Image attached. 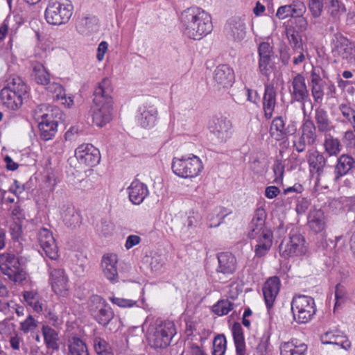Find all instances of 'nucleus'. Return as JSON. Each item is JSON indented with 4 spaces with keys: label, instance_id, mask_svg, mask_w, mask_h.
I'll return each mask as SVG.
<instances>
[{
    "label": "nucleus",
    "instance_id": "nucleus-46",
    "mask_svg": "<svg viewBox=\"0 0 355 355\" xmlns=\"http://www.w3.org/2000/svg\"><path fill=\"white\" fill-rule=\"evenodd\" d=\"M94 347L98 355H114L109 344L101 338H94Z\"/></svg>",
    "mask_w": 355,
    "mask_h": 355
},
{
    "label": "nucleus",
    "instance_id": "nucleus-41",
    "mask_svg": "<svg viewBox=\"0 0 355 355\" xmlns=\"http://www.w3.org/2000/svg\"><path fill=\"white\" fill-rule=\"evenodd\" d=\"M52 116H53V110L46 105H40L33 110V117L38 123L40 121L44 122Z\"/></svg>",
    "mask_w": 355,
    "mask_h": 355
},
{
    "label": "nucleus",
    "instance_id": "nucleus-6",
    "mask_svg": "<svg viewBox=\"0 0 355 355\" xmlns=\"http://www.w3.org/2000/svg\"><path fill=\"white\" fill-rule=\"evenodd\" d=\"M73 13V6L69 0H49L45 10V19L49 24H66Z\"/></svg>",
    "mask_w": 355,
    "mask_h": 355
},
{
    "label": "nucleus",
    "instance_id": "nucleus-3",
    "mask_svg": "<svg viewBox=\"0 0 355 355\" xmlns=\"http://www.w3.org/2000/svg\"><path fill=\"white\" fill-rule=\"evenodd\" d=\"M27 93L28 87L22 78L12 76L0 92L1 103L10 110H17L21 107Z\"/></svg>",
    "mask_w": 355,
    "mask_h": 355
},
{
    "label": "nucleus",
    "instance_id": "nucleus-13",
    "mask_svg": "<svg viewBox=\"0 0 355 355\" xmlns=\"http://www.w3.org/2000/svg\"><path fill=\"white\" fill-rule=\"evenodd\" d=\"M49 284L53 292L60 296L66 297L68 293V277L61 268L49 269Z\"/></svg>",
    "mask_w": 355,
    "mask_h": 355
},
{
    "label": "nucleus",
    "instance_id": "nucleus-54",
    "mask_svg": "<svg viewBox=\"0 0 355 355\" xmlns=\"http://www.w3.org/2000/svg\"><path fill=\"white\" fill-rule=\"evenodd\" d=\"M110 300L114 304L119 307L127 308V307H132L137 303L136 301L130 300V299H124L121 297H110Z\"/></svg>",
    "mask_w": 355,
    "mask_h": 355
},
{
    "label": "nucleus",
    "instance_id": "nucleus-5",
    "mask_svg": "<svg viewBox=\"0 0 355 355\" xmlns=\"http://www.w3.org/2000/svg\"><path fill=\"white\" fill-rule=\"evenodd\" d=\"M171 168L178 177L193 178L200 174L203 169V164L198 156L190 154L181 157H174Z\"/></svg>",
    "mask_w": 355,
    "mask_h": 355
},
{
    "label": "nucleus",
    "instance_id": "nucleus-26",
    "mask_svg": "<svg viewBox=\"0 0 355 355\" xmlns=\"http://www.w3.org/2000/svg\"><path fill=\"white\" fill-rule=\"evenodd\" d=\"M314 120L320 132H330L334 130L335 126L329 119L328 113L324 109L317 108L315 110Z\"/></svg>",
    "mask_w": 355,
    "mask_h": 355
},
{
    "label": "nucleus",
    "instance_id": "nucleus-28",
    "mask_svg": "<svg viewBox=\"0 0 355 355\" xmlns=\"http://www.w3.org/2000/svg\"><path fill=\"white\" fill-rule=\"evenodd\" d=\"M308 225L315 233L321 232L325 227L324 212L320 209H311L308 215Z\"/></svg>",
    "mask_w": 355,
    "mask_h": 355
},
{
    "label": "nucleus",
    "instance_id": "nucleus-4",
    "mask_svg": "<svg viewBox=\"0 0 355 355\" xmlns=\"http://www.w3.org/2000/svg\"><path fill=\"white\" fill-rule=\"evenodd\" d=\"M175 334L176 329L173 322H161L150 326L148 330V340L152 347L164 349L170 345Z\"/></svg>",
    "mask_w": 355,
    "mask_h": 355
},
{
    "label": "nucleus",
    "instance_id": "nucleus-50",
    "mask_svg": "<svg viewBox=\"0 0 355 355\" xmlns=\"http://www.w3.org/2000/svg\"><path fill=\"white\" fill-rule=\"evenodd\" d=\"M37 327V322L29 315L27 318L20 323V329L25 334L35 330Z\"/></svg>",
    "mask_w": 355,
    "mask_h": 355
},
{
    "label": "nucleus",
    "instance_id": "nucleus-52",
    "mask_svg": "<svg viewBox=\"0 0 355 355\" xmlns=\"http://www.w3.org/2000/svg\"><path fill=\"white\" fill-rule=\"evenodd\" d=\"M181 355H207V353L198 345L193 343H189L187 348Z\"/></svg>",
    "mask_w": 355,
    "mask_h": 355
},
{
    "label": "nucleus",
    "instance_id": "nucleus-17",
    "mask_svg": "<svg viewBox=\"0 0 355 355\" xmlns=\"http://www.w3.org/2000/svg\"><path fill=\"white\" fill-rule=\"evenodd\" d=\"M320 340L324 345H335L340 346L345 351H349L352 348V343L345 333L339 330H331L323 334Z\"/></svg>",
    "mask_w": 355,
    "mask_h": 355
},
{
    "label": "nucleus",
    "instance_id": "nucleus-1",
    "mask_svg": "<svg viewBox=\"0 0 355 355\" xmlns=\"http://www.w3.org/2000/svg\"><path fill=\"white\" fill-rule=\"evenodd\" d=\"M180 20L183 34L190 40H200L213 30L211 15L198 7L184 10Z\"/></svg>",
    "mask_w": 355,
    "mask_h": 355
},
{
    "label": "nucleus",
    "instance_id": "nucleus-47",
    "mask_svg": "<svg viewBox=\"0 0 355 355\" xmlns=\"http://www.w3.org/2000/svg\"><path fill=\"white\" fill-rule=\"evenodd\" d=\"M233 309V304L228 300H220L213 306V311L218 315H227Z\"/></svg>",
    "mask_w": 355,
    "mask_h": 355
},
{
    "label": "nucleus",
    "instance_id": "nucleus-16",
    "mask_svg": "<svg viewBox=\"0 0 355 355\" xmlns=\"http://www.w3.org/2000/svg\"><path fill=\"white\" fill-rule=\"evenodd\" d=\"M38 241L45 254L51 259L58 257V248L52 233L46 228H42L38 232Z\"/></svg>",
    "mask_w": 355,
    "mask_h": 355
},
{
    "label": "nucleus",
    "instance_id": "nucleus-30",
    "mask_svg": "<svg viewBox=\"0 0 355 355\" xmlns=\"http://www.w3.org/2000/svg\"><path fill=\"white\" fill-rule=\"evenodd\" d=\"M304 6L302 2H294L291 5L280 6L276 13V16L280 19H284L295 15L300 16L304 11Z\"/></svg>",
    "mask_w": 355,
    "mask_h": 355
},
{
    "label": "nucleus",
    "instance_id": "nucleus-2",
    "mask_svg": "<svg viewBox=\"0 0 355 355\" xmlns=\"http://www.w3.org/2000/svg\"><path fill=\"white\" fill-rule=\"evenodd\" d=\"M266 219L265 209L258 208L248 227V238L257 241L254 253L258 257L265 256L269 252L272 244V232L266 225Z\"/></svg>",
    "mask_w": 355,
    "mask_h": 355
},
{
    "label": "nucleus",
    "instance_id": "nucleus-58",
    "mask_svg": "<svg viewBox=\"0 0 355 355\" xmlns=\"http://www.w3.org/2000/svg\"><path fill=\"white\" fill-rule=\"evenodd\" d=\"M83 24L86 26V30H80L82 33L88 34L92 32H95L98 30V26L94 23L92 19H86L83 21Z\"/></svg>",
    "mask_w": 355,
    "mask_h": 355
},
{
    "label": "nucleus",
    "instance_id": "nucleus-40",
    "mask_svg": "<svg viewBox=\"0 0 355 355\" xmlns=\"http://www.w3.org/2000/svg\"><path fill=\"white\" fill-rule=\"evenodd\" d=\"M34 79L37 83L46 85L50 83V75L41 63H37L33 67Z\"/></svg>",
    "mask_w": 355,
    "mask_h": 355
},
{
    "label": "nucleus",
    "instance_id": "nucleus-33",
    "mask_svg": "<svg viewBox=\"0 0 355 355\" xmlns=\"http://www.w3.org/2000/svg\"><path fill=\"white\" fill-rule=\"evenodd\" d=\"M23 297L25 302L36 312H42L46 306V301L36 291H24Z\"/></svg>",
    "mask_w": 355,
    "mask_h": 355
},
{
    "label": "nucleus",
    "instance_id": "nucleus-61",
    "mask_svg": "<svg viewBox=\"0 0 355 355\" xmlns=\"http://www.w3.org/2000/svg\"><path fill=\"white\" fill-rule=\"evenodd\" d=\"M343 141L348 146H355V135L352 130L346 131L343 137Z\"/></svg>",
    "mask_w": 355,
    "mask_h": 355
},
{
    "label": "nucleus",
    "instance_id": "nucleus-45",
    "mask_svg": "<svg viewBox=\"0 0 355 355\" xmlns=\"http://www.w3.org/2000/svg\"><path fill=\"white\" fill-rule=\"evenodd\" d=\"M226 349L227 340L225 336H216L213 341V355H224Z\"/></svg>",
    "mask_w": 355,
    "mask_h": 355
},
{
    "label": "nucleus",
    "instance_id": "nucleus-24",
    "mask_svg": "<svg viewBox=\"0 0 355 355\" xmlns=\"http://www.w3.org/2000/svg\"><path fill=\"white\" fill-rule=\"evenodd\" d=\"M277 94L272 84H266L263 98V108L265 117L268 119L272 116L276 106Z\"/></svg>",
    "mask_w": 355,
    "mask_h": 355
},
{
    "label": "nucleus",
    "instance_id": "nucleus-44",
    "mask_svg": "<svg viewBox=\"0 0 355 355\" xmlns=\"http://www.w3.org/2000/svg\"><path fill=\"white\" fill-rule=\"evenodd\" d=\"M106 304L105 300L101 296L92 295L88 301V309L92 315H94Z\"/></svg>",
    "mask_w": 355,
    "mask_h": 355
},
{
    "label": "nucleus",
    "instance_id": "nucleus-39",
    "mask_svg": "<svg viewBox=\"0 0 355 355\" xmlns=\"http://www.w3.org/2000/svg\"><path fill=\"white\" fill-rule=\"evenodd\" d=\"M68 346L71 355H89L86 344L79 338L70 339Z\"/></svg>",
    "mask_w": 355,
    "mask_h": 355
},
{
    "label": "nucleus",
    "instance_id": "nucleus-9",
    "mask_svg": "<svg viewBox=\"0 0 355 355\" xmlns=\"http://www.w3.org/2000/svg\"><path fill=\"white\" fill-rule=\"evenodd\" d=\"M19 265V261L15 255L0 254V270L15 282H21L26 277V272L20 268Z\"/></svg>",
    "mask_w": 355,
    "mask_h": 355
},
{
    "label": "nucleus",
    "instance_id": "nucleus-8",
    "mask_svg": "<svg viewBox=\"0 0 355 355\" xmlns=\"http://www.w3.org/2000/svg\"><path fill=\"white\" fill-rule=\"evenodd\" d=\"M306 252L305 239L299 234H291L279 245L280 255L285 259L301 257L306 254Z\"/></svg>",
    "mask_w": 355,
    "mask_h": 355
},
{
    "label": "nucleus",
    "instance_id": "nucleus-34",
    "mask_svg": "<svg viewBox=\"0 0 355 355\" xmlns=\"http://www.w3.org/2000/svg\"><path fill=\"white\" fill-rule=\"evenodd\" d=\"M270 135L276 141H282L287 137L285 123L281 116L275 117L270 128Z\"/></svg>",
    "mask_w": 355,
    "mask_h": 355
},
{
    "label": "nucleus",
    "instance_id": "nucleus-14",
    "mask_svg": "<svg viewBox=\"0 0 355 355\" xmlns=\"http://www.w3.org/2000/svg\"><path fill=\"white\" fill-rule=\"evenodd\" d=\"M92 115L94 123L98 127H103L112 119L113 103L93 102Z\"/></svg>",
    "mask_w": 355,
    "mask_h": 355
},
{
    "label": "nucleus",
    "instance_id": "nucleus-53",
    "mask_svg": "<svg viewBox=\"0 0 355 355\" xmlns=\"http://www.w3.org/2000/svg\"><path fill=\"white\" fill-rule=\"evenodd\" d=\"M324 83L311 85V94L314 101L320 103L324 96Z\"/></svg>",
    "mask_w": 355,
    "mask_h": 355
},
{
    "label": "nucleus",
    "instance_id": "nucleus-62",
    "mask_svg": "<svg viewBox=\"0 0 355 355\" xmlns=\"http://www.w3.org/2000/svg\"><path fill=\"white\" fill-rule=\"evenodd\" d=\"M280 193V189L275 186H268L265 189V196L273 199Z\"/></svg>",
    "mask_w": 355,
    "mask_h": 355
},
{
    "label": "nucleus",
    "instance_id": "nucleus-27",
    "mask_svg": "<svg viewBox=\"0 0 355 355\" xmlns=\"http://www.w3.org/2000/svg\"><path fill=\"white\" fill-rule=\"evenodd\" d=\"M217 271L223 274H232L236 268L235 257L230 252H222L218 255Z\"/></svg>",
    "mask_w": 355,
    "mask_h": 355
},
{
    "label": "nucleus",
    "instance_id": "nucleus-25",
    "mask_svg": "<svg viewBox=\"0 0 355 355\" xmlns=\"http://www.w3.org/2000/svg\"><path fill=\"white\" fill-rule=\"evenodd\" d=\"M280 355H306L307 345L292 339L288 342H283L279 345Z\"/></svg>",
    "mask_w": 355,
    "mask_h": 355
},
{
    "label": "nucleus",
    "instance_id": "nucleus-59",
    "mask_svg": "<svg viewBox=\"0 0 355 355\" xmlns=\"http://www.w3.org/2000/svg\"><path fill=\"white\" fill-rule=\"evenodd\" d=\"M311 85L324 83L320 77V69L319 68H313L310 75Z\"/></svg>",
    "mask_w": 355,
    "mask_h": 355
},
{
    "label": "nucleus",
    "instance_id": "nucleus-20",
    "mask_svg": "<svg viewBox=\"0 0 355 355\" xmlns=\"http://www.w3.org/2000/svg\"><path fill=\"white\" fill-rule=\"evenodd\" d=\"M211 128L212 133L221 142L226 141L232 136V123L227 117L221 116L215 119Z\"/></svg>",
    "mask_w": 355,
    "mask_h": 355
},
{
    "label": "nucleus",
    "instance_id": "nucleus-19",
    "mask_svg": "<svg viewBox=\"0 0 355 355\" xmlns=\"http://www.w3.org/2000/svg\"><path fill=\"white\" fill-rule=\"evenodd\" d=\"M234 78V72L229 66L226 64L219 65L214 70L213 75L214 86L219 89L227 88L232 85Z\"/></svg>",
    "mask_w": 355,
    "mask_h": 355
},
{
    "label": "nucleus",
    "instance_id": "nucleus-31",
    "mask_svg": "<svg viewBox=\"0 0 355 355\" xmlns=\"http://www.w3.org/2000/svg\"><path fill=\"white\" fill-rule=\"evenodd\" d=\"M354 168H355V160L352 156L347 154L340 155L338 159L335 168V180H338L346 175Z\"/></svg>",
    "mask_w": 355,
    "mask_h": 355
},
{
    "label": "nucleus",
    "instance_id": "nucleus-51",
    "mask_svg": "<svg viewBox=\"0 0 355 355\" xmlns=\"http://www.w3.org/2000/svg\"><path fill=\"white\" fill-rule=\"evenodd\" d=\"M271 57L259 58V69L261 74L268 76L271 71Z\"/></svg>",
    "mask_w": 355,
    "mask_h": 355
},
{
    "label": "nucleus",
    "instance_id": "nucleus-64",
    "mask_svg": "<svg viewBox=\"0 0 355 355\" xmlns=\"http://www.w3.org/2000/svg\"><path fill=\"white\" fill-rule=\"evenodd\" d=\"M309 207V202L306 199L302 198L298 200L295 210L297 214H302L308 209Z\"/></svg>",
    "mask_w": 355,
    "mask_h": 355
},
{
    "label": "nucleus",
    "instance_id": "nucleus-48",
    "mask_svg": "<svg viewBox=\"0 0 355 355\" xmlns=\"http://www.w3.org/2000/svg\"><path fill=\"white\" fill-rule=\"evenodd\" d=\"M327 0H309V8L314 17H318L321 15L324 3Z\"/></svg>",
    "mask_w": 355,
    "mask_h": 355
},
{
    "label": "nucleus",
    "instance_id": "nucleus-18",
    "mask_svg": "<svg viewBox=\"0 0 355 355\" xmlns=\"http://www.w3.org/2000/svg\"><path fill=\"white\" fill-rule=\"evenodd\" d=\"M118 261L117 255L112 253L104 254L101 259V266L103 274L112 282L118 280Z\"/></svg>",
    "mask_w": 355,
    "mask_h": 355
},
{
    "label": "nucleus",
    "instance_id": "nucleus-63",
    "mask_svg": "<svg viewBox=\"0 0 355 355\" xmlns=\"http://www.w3.org/2000/svg\"><path fill=\"white\" fill-rule=\"evenodd\" d=\"M232 331L234 341L244 339L242 328L239 323H234L232 326Z\"/></svg>",
    "mask_w": 355,
    "mask_h": 355
},
{
    "label": "nucleus",
    "instance_id": "nucleus-37",
    "mask_svg": "<svg viewBox=\"0 0 355 355\" xmlns=\"http://www.w3.org/2000/svg\"><path fill=\"white\" fill-rule=\"evenodd\" d=\"M307 162L309 166L318 173L322 171L326 163L324 156L317 150L308 152Z\"/></svg>",
    "mask_w": 355,
    "mask_h": 355
},
{
    "label": "nucleus",
    "instance_id": "nucleus-22",
    "mask_svg": "<svg viewBox=\"0 0 355 355\" xmlns=\"http://www.w3.org/2000/svg\"><path fill=\"white\" fill-rule=\"evenodd\" d=\"M280 290V280L277 277L269 278L264 284L263 293L268 309L272 307Z\"/></svg>",
    "mask_w": 355,
    "mask_h": 355
},
{
    "label": "nucleus",
    "instance_id": "nucleus-36",
    "mask_svg": "<svg viewBox=\"0 0 355 355\" xmlns=\"http://www.w3.org/2000/svg\"><path fill=\"white\" fill-rule=\"evenodd\" d=\"M42 334L44 336V343L48 349H58V334L55 329L49 326H43Z\"/></svg>",
    "mask_w": 355,
    "mask_h": 355
},
{
    "label": "nucleus",
    "instance_id": "nucleus-10",
    "mask_svg": "<svg viewBox=\"0 0 355 355\" xmlns=\"http://www.w3.org/2000/svg\"><path fill=\"white\" fill-rule=\"evenodd\" d=\"M301 135L295 137L293 141V146L298 153L303 152L306 146L314 145L317 141L316 127L310 119L303 122L300 129Z\"/></svg>",
    "mask_w": 355,
    "mask_h": 355
},
{
    "label": "nucleus",
    "instance_id": "nucleus-43",
    "mask_svg": "<svg viewBox=\"0 0 355 355\" xmlns=\"http://www.w3.org/2000/svg\"><path fill=\"white\" fill-rule=\"evenodd\" d=\"M94 317L98 323L105 326L113 318L114 313L109 304H107L105 307L101 308V311L94 315Z\"/></svg>",
    "mask_w": 355,
    "mask_h": 355
},
{
    "label": "nucleus",
    "instance_id": "nucleus-57",
    "mask_svg": "<svg viewBox=\"0 0 355 355\" xmlns=\"http://www.w3.org/2000/svg\"><path fill=\"white\" fill-rule=\"evenodd\" d=\"M259 58L261 57H271L272 50L270 44L268 42H262L259 44Z\"/></svg>",
    "mask_w": 355,
    "mask_h": 355
},
{
    "label": "nucleus",
    "instance_id": "nucleus-29",
    "mask_svg": "<svg viewBox=\"0 0 355 355\" xmlns=\"http://www.w3.org/2000/svg\"><path fill=\"white\" fill-rule=\"evenodd\" d=\"M138 118L140 125L145 128L153 127L157 119V110L154 106H144L140 108Z\"/></svg>",
    "mask_w": 355,
    "mask_h": 355
},
{
    "label": "nucleus",
    "instance_id": "nucleus-15",
    "mask_svg": "<svg viewBox=\"0 0 355 355\" xmlns=\"http://www.w3.org/2000/svg\"><path fill=\"white\" fill-rule=\"evenodd\" d=\"M289 90L292 98L295 101L304 103L309 99V92L306 80L300 73H297L293 77Z\"/></svg>",
    "mask_w": 355,
    "mask_h": 355
},
{
    "label": "nucleus",
    "instance_id": "nucleus-60",
    "mask_svg": "<svg viewBox=\"0 0 355 355\" xmlns=\"http://www.w3.org/2000/svg\"><path fill=\"white\" fill-rule=\"evenodd\" d=\"M141 242V238L137 235H130L127 237L125 247L127 250H130L134 246L138 245Z\"/></svg>",
    "mask_w": 355,
    "mask_h": 355
},
{
    "label": "nucleus",
    "instance_id": "nucleus-12",
    "mask_svg": "<svg viewBox=\"0 0 355 355\" xmlns=\"http://www.w3.org/2000/svg\"><path fill=\"white\" fill-rule=\"evenodd\" d=\"M75 157L80 164L94 166L101 159L99 150L90 144H83L75 150Z\"/></svg>",
    "mask_w": 355,
    "mask_h": 355
},
{
    "label": "nucleus",
    "instance_id": "nucleus-11",
    "mask_svg": "<svg viewBox=\"0 0 355 355\" xmlns=\"http://www.w3.org/2000/svg\"><path fill=\"white\" fill-rule=\"evenodd\" d=\"M227 37L234 42H241L246 37V24L245 17L234 16L230 18L225 26Z\"/></svg>",
    "mask_w": 355,
    "mask_h": 355
},
{
    "label": "nucleus",
    "instance_id": "nucleus-7",
    "mask_svg": "<svg viewBox=\"0 0 355 355\" xmlns=\"http://www.w3.org/2000/svg\"><path fill=\"white\" fill-rule=\"evenodd\" d=\"M291 311L294 320L297 323L309 322L316 311L314 300L306 295L293 297L291 302Z\"/></svg>",
    "mask_w": 355,
    "mask_h": 355
},
{
    "label": "nucleus",
    "instance_id": "nucleus-49",
    "mask_svg": "<svg viewBox=\"0 0 355 355\" xmlns=\"http://www.w3.org/2000/svg\"><path fill=\"white\" fill-rule=\"evenodd\" d=\"M288 40L295 51L297 49H302V39L299 34L294 30L287 31Z\"/></svg>",
    "mask_w": 355,
    "mask_h": 355
},
{
    "label": "nucleus",
    "instance_id": "nucleus-56",
    "mask_svg": "<svg viewBox=\"0 0 355 355\" xmlns=\"http://www.w3.org/2000/svg\"><path fill=\"white\" fill-rule=\"evenodd\" d=\"M273 171L275 175L274 182L275 183L281 182L284 173V166L282 162H278L274 165Z\"/></svg>",
    "mask_w": 355,
    "mask_h": 355
},
{
    "label": "nucleus",
    "instance_id": "nucleus-38",
    "mask_svg": "<svg viewBox=\"0 0 355 355\" xmlns=\"http://www.w3.org/2000/svg\"><path fill=\"white\" fill-rule=\"evenodd\" d=\"M336 51L344 59H350L354 55V46L346 38H341L336 46Z\"/></svg>",
    "mask_w": 355,
    "mask_h": 355
},
{
    "label": "nucleus",
    "instance_id": "nucleus-32",
    "mask_svg": "<svg viewBox=\"0 0 355 355\" xmlns=\"http://www.w3.org/2000/svg\"><path fill=\"white\" fill-rule=\"evenodd\" d=\"M58 123L53 116L43 121H40L38 128L41 137L48 141L51 139L57 132Z\"/></svg>",
    "mask_w": 355,
    "mask_h": 355
},
{
    "label": "nucleus",
    "instance_id": "nucleus-35",
    "mask_svg": "<svg viewBox=\"0 0 355 355\" xmlns=\"http://www.w3.org/2000/svg\"><path fill=\"white\" fill-rule=\"evenodd\" d=\"M323 147L325 153L329 157L337 156L342 150L340 140L330 135H325Z\"/></svg>",
    "mask_w": 355,
    "mask_h": 355
},
{
    "label": "nucleus",
    "instance_id": "nucleus-23",
    "mask_svg": "<svg viewBox=\"0 0 355 355\" xmlns=\"http://www.w3.org/2000/svg\"><path fill=\"white\" fill-rule=\"evenodd\" d=\"M130 200L135 205H140L148 195L147 186L139 180H134L128 188Z\"/></svg>",
    "mask_w": 355,
    "mask_h": 355
},
{
    "label": "nucleus",
    "instance_id": "nucleus-42",
    "mask_svg": "<svg viewBox=\"0 0 355 355\" xmlns=\"http://www.w3.org/2000/svg\"><path fill=\"white\" fill-rule=\"evenodd\" d=\"M328 13L334 18H339L345 12V6L339 0H327L325 1Z\"/></svg>",
    "mask_w": 355,
    "mask_h": 355
},
{
    "label": "nucleus",
    "instance_id": "nucleus-21",
    "mask_svg": "<svg viewBox=\"0 0 355 355\" xmlns=\"http://www.w3.org/2000/svg\"><path fill=\"white\" fill-rule=\"evenodd\" d=\"M112 92L113 87L111 80L105 78L95 88L93 102L113 103Z\"/></svg>",
    "mask_w": 355,
    "mask_h": 355
},
{
    "label": "nucleus",
    "instance_id": "nucleus-55",
    "mask_svg": "<svg viewBox=\"0 0 355 355\" xmlns=\"http://www.w3.org/2000/svg\"><path fill=\"white\" fill-rule=\"evenodd\" d=\"M48 89L55 94V97L58 100L62 101L65 98V91L61 85L56 83H51L48 87Z\"/></svg>",
    "mask_w": 355,
    "mask_h": 355
}]
</instances>
